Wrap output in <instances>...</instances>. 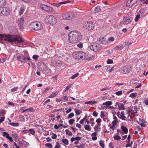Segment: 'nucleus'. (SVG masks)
<instances>
[{"instance_id": "obj_27", "label": "nucleus", "mask_w": 148, "mask_h": 148, "mask_svg": "<svg viewBox=\"0 0 148 148\" xmlns=\"http://www.w3.org/2000/svg\"><path fill=\"white\" fill-rule=\"evenodd\" d=\"M34 108H33L30 107L29 108L26 109L25 110H22V112H24L25 111H29L30 112H32L33 111Z\"/></svg>"}, {"instance_id": "obj_1", "label": "nucleus", "mask_w": 148, "mask_h": 148, "mask_svg": "<svg viewBox=\"0 0 148 148\" xmlns=\"http://www.w3.org/2000/svg\"><path fill=\"white\" fill-rule=\"evenodd\" d=\"M68 40L71 43H75L78 42L82 39V35L78 31H72L69 33Z\"/></svg>"}, {"instance_id": "obj_53", "label": "nucleus", "mask_w": 148, "mask_h": 148, "mask_svg": "<svg viewBox=\"0 0 148 148\" xmlns=\"http://www.w3.org/2000/svg\"><path fill=\"white\" fill-rule=\"evenodd\" d=\"M122 91L121 90H120V91H118V92H116L115 94L118 96H119L121 94H122Z\"/></svg>"}, {"instance_id": "obj_60", "label": "nucleus", "mask_w": 148, "mask_h": 148, "mask_svg": "<svg viewBox=\"0 0 148 148\" xmlns=\"http://www.w3.org/2000/svg\"><path fill=\"white\" fill-rule=\"evenodd\" d=\"M98 114V113L95 111H94L93 113V116L95 117H97V116Z\"/></svg>"}, {"instance_id": "obj_59", "label": "nucleus", "mask_w": 148, "mask_h": 148, "mask_svg": "<svg viewBox=\"0 0 148 148\" xmlns=\"http://www.w3.org/2000/svg\"><path fill=\"white\" fill-rule=\"evenodd\" d=\"M85 118H84L81 119L79 121V123L82 124H83L84 121L85 120Z\"/></svg>"}, {"instance_id": "obj_36", "label": "nucleus", "mask_w": 148, "mask_h": 148, "mask_svg": "<svg viewBox=\"0 0 148 148\" xmlns=\"http://www.w3.org/2000/svg\"><path fill=\"white\" fill-rule=\"evenodd\" d=\"M79 75V73H76L74 75H73L71 77V79H75L76 77H77Z\"/></svg>"}, {"instance_id": "obj_10", "label": "nucleus", "mask_w": 148, "mask_h": 148, "mask_svg": "<svg viewBox=\"0 0 148 148\" xmlns=\"http://www.w3.org/2000/svg\"><path fill=\"white\" fill-rule=\"evenodd\" d=\"M137 0H128L126 4L127 7H131L135 4Z\"/></svg>"}, {"instance_id": "obj_34", "label": "nucleus", "mask_w": 148, "mask_h": 148, "mask_svg": "<svg viewBox=\"0 0 148 148\" xmlns=\"http://www.w3.org/2000/svg\"><path fill=\"white\" fill-rule=\"evenodd\" d=\"M65 132L66 133V134H67L69 136H72V133L69 130H68V129L66 130Z\"/></svg>"}, {"instance_id": "obj_42", "label": "nucleus", "mask_w": 148, "mask_h": 148, "mask_svg": "<svg viewBox=\"0 0 148 148\" xmlns=\"http://www.w3.org/2000/svg\"><path fill=\"white\" fill-rule=\"evenodd\" d=\"M5 114V111L4 110H2L0 112V116L4 115Z\"/></svg>"}, {"instance_id": "obj_58", "label": "nucleus", "mask_w": 148, "mask_h": 148, "mask_svg": "<svg viewBox=\"0 0 148 148\" xmlns=\"http://www.w3.org/2000/svg\"><path fill=\"white\" fill-rule=\"evenodd\" d=\"M117 121H115V120H114L112 122V125L114 126H115L117 124Z\"/></svg>"}, {"instance_id": "obj_33", "label": "nucleus", "mask_w": 148, "mask_h": 148, "mask_svg": "<svg viewBox=\"0 0 148 148\" xmlns=\"http://www.w3.org/2000/svg\"><path fill=\"white\" fill-rule=\"evenodd\" d=\"M12 136L13 138H15L16 139H18V137L17 134L15 133H14L12 134Z\"/></svg>"}, {"instance_id": "obj_22", "label": "nucleus", "mask_w": 148, "mask_h": 148, "mask_svg": "<svg viewBox=\"0 0 148 148\" xmlns=\"http://www.w3.org/2000/svg\"><path fill=\"white\" fill-rule=\"evenodd\" d=\"M6 4V0H0V7L4 6Z\"/></svg>"}, {"instance_id": "obj_6", "label": "nucleus", "mask_w": 148, "mask_h": 148, "mask_svg": "<svg viewBox=\"0 0 148 148\" xmlns=\"http://www.w3.org/2000/svg\"><path fill=\"white\" fill-rule=\"evenodd\" d=\"M90 49L95 51H96L101 49L100 45L97 43H93L90 46Z\"/></svg>"}, {"instance_id": "obj_43", "label": "nucleus", "mask_w": 148, "mask_h": 148, "mask_svg": "<svg viewBox=\"0 0 148 148\" xmlns=\"http://www.w3.org/2000/svg\"><path fill=\"white\" fill-rule=\"evenodd\" d=\"M75 121V120L74 119H71L69 121V122L70 125H72L73 124Z\"/></svg>"}, {"instance_id": "obj_62", "label": "nucleus", "mask_w": 148, "mask_h": 148, "mask_svg": "<svg viewBox=\"0 0 148 148\" xmlns=\"http://www.w3.org/2000/svg\"><path fill=\"white\" fill-rule=\"evenodd\" d=\"M131 138V135H128L127 138V142H128L129 143H130V139Z\"/></svg>"}, {"instance_id": "obj_32", "label": "nucleus", "mask_w": 148, "mask_h": 148, "mask_svg": "<svg viewBox=\"0 0 148 148\" xmlns=\"http://www.w3.org/2000/svg\"><path fill=\"white\" fill-rule=\"evenodd\" d=\"M101 10L100 7L99 6H97L95 8V10L96 12H99Z\"/></svg>"}, {"instance_id": "obj_57", "label": "nucleus", "mask_w": 148, "mask_h": 148, "mask_svg": "<svg viewBox=\"0 0 148 148\" xmlns=\"http://www.w3.org/2000/svg\"><path fill=\"white\" fill-rule=\"evenodd\" d=\"M77 46L79 48H82L83 47V44L80 42L77 45Z\"/></svg>"}, {"instance_id": "obj_17", "label": "nucleus", "mask_w": 148, "mask_h": 148, "mask_svg": "<svg viewBox=\"0 0 148 148\" xmlns=\"http://www.w3.org/2000/svg\"><path fill=\"white\" fill-rule=\"evenodd\" d=\"M118 116L121 119L125 120V116H124V111H122L121 113L118 115Z\"/></svg>"}, {"instance_id": "obj_49", "label": "nucleus", "mask_w": 148, "mask_h": 148, "mask_svg": "<svg viewBox=\"0 0 148 148\" xmlns=\"http://www.w3.org/2000/svg\"><path fill=\"white\" fill-rule=\"evenodd\" d=\"M107 63L108 64H112L113 63V61L111 59H108L107 60Z\"/></svg>"}, {"instance_id": "obj_25", "label": "nucleus", "mask_w": 148, "mask_h": 148, "mask_svg": "<svg viewBox=\"0 0 148 148\" xmlns=\"http://www.w3.org/2000/svg\"><path fill=\"white\" fill-rule=\"evenodd\" d=\"M131 110H132V112L134 113H137V111H138V108L136 106L133 107Z\"/></svg>"}, {"instance_id": "obj_29", "label": "nucleus", "mask_w": 148, "mask_h": 148, "mask_svg": "<svg viewBox=\"0 0 148 148\" xmlns=\"http://www.w3.org/2000/svg\"><path fill=\"white\" fill-rule=\"evenodd\" d=\"M114 40V38L113 37L109 38L108 40H107V43L113 42Z\"/></svg>"}, {"instance_id": "obj_16", "label": "nucleus", "mask_w": 148, "mask_h": 148, "mask_svg": "<svg viewBox=\"0 0 148 148\" xmlns=\"http://www.w3.org/2000/svg\"><path fill=\"white\" fill-rule=\"evenodd\" d=\"M116 104H118V107L119 109L121 110H123L125 109V106L123 104L121 103H119V102H116Z\"/></svg>"}, {"instance_id": "obj_11", "label": "nucleus", "mask_w": 148, "mask_h": 148, "mask_svg": "<svg viewBox=\"0 0 148 148\" xmlns=\"http://www.w3.org/2000/svg\"><path fill=\"white\" fill-rule=\"evenodd\" d=\"M40 7L43 10L47 11L53 12V11L51 8L44 4L41 5Z\"/></svg>"}, {"instance_id": "obj_26", "label": "nucleus", "mask_w": 148, "mask_h": 148, "mask_svg": "<svg viewBox=\"0 0 148 148\" xmlns=\"http://www.w3.org/2000/svg\"><path fill=\"white\" fill-rule=\"evenodd\" d=\"M112 102L111 101H107L106 102L103 103V104L106 106H109L112 105Z\"/></svg>"}, {"instance_id": "obj_47", "label": "nucleus", "mask_w": 148, "mask_h": 148, "mask_svg": "<svg viewBox=\"0 0 148 148\" xmlns=\"http://www.w3.org/2000/svg\"><path fill=\"white\" fill-rule=\"evenodd\" d=\"M18 88L17 86L11 89L10 90L11 92H14L15 91H16L18 90Z\"/></svg>"}, {"instance_id": "obj_41", "label": "nucleus", "mask_w": 148, "mask_h": 148, "mask_svg": "<svg viewBox=\"0 0 148 148\" xmlns=\"http://www.w3.org/2000/svg\"><path fill=\"white\" fill-rule=\"evenodd\" d=\"M28 131L30 132V134L34 135L35 134L34 130L32 129H30L28 130Z\"/></svg>"}, {"instance_id": "obj_31", "label": "nucleus", "mask_w": 148, "mask_h": 148, "mask_svg": "<svg viewBox=\"0 0 148 148\" xmlns=\"http://www.w3.org/2000/svg\"><path fill=\"white\" fill-rule=\"evenodd\" d=\"M99 145L102 148H104L105 147V145L103 141L101 140L99 142Z\"/></svg>"}, {"instance_id": "obj_8", "label": "nucleus", "mask_w": 148, "mask_h": 148, "mask_svg": "<svg viewBox=\"0 0 148 148\" xmlns=\"http://www.w3.org/2000/svg\"><path fill=\"white\" fill-rule=\"evenodd\" d=\"M131 67L130 66H127L123 68V69L121 70V73L123 74L127 73L130 72L131 70Z\"/></svg>"}, {"instance_id": "obj_9", "label": "nucleus", "mask_w": 148, "mask_h": 148, "mask_svg": "<svg viewBox=\"0 0 148 148\" xmlns=\"http://www.w3.org/2000/svg\"><path fill=\"white\" fill-rule=\"evenodd\" d=\"M38 65L39 69L40 71H44L46 68V65L43 62H39L38 63Z\"/></svg>"}, {"instance_id": "obj_54", "label": "nucleus", "mask_w": 148, "mask_h": 148, "mask_svg": "<svg viewBox=\"0 0 148 148\" xmlns=\"http://www.w3.org/2000/svg\"><path fill=\"white\" fill-rule=\"evenodd\" d=\"M136 96V94L134 93H132L130 95V97H131V98H133L135 97Z\"/></svg>"}, {"instance_id": "obj_55", "label": "nucleus", "mask_w": 148, "mask_h": 148, "mask_svg": "<svg viewBox=\"0 0 148 148\" xmlns=\"http://www.w3.org/2000/svg\"><path fill=\"white\" fill-rule=\"evenodd\" d=\"M132 112H133L132 110L130 109L127 111L126 114L130 115L132 113Z\"/></svg>"}, {"instance_id": "obj_15", "label": "nucleus", "mask_w": 148, "mask_h": 148, "mask_svg": "<svg viewBox=\"0 0 148 148\" xmlns=\"http://www.w3.org/2000/svg\"><path fill=\"white\" fill-rule=\"evenodd\" d=\"M94 27V25L92 21L87 22L85 25V28H92Z\"/></svg>"}, {"instance_id": "obj_63", "label": "nucleus", "mask_w": 148, "mask_h": 148, "mask_svg": "<svg viewBox=\"0 0 148 148\" xmlns=\"http://www.w3.org/2000/svg\"><path fill=\"white\" fill-rule=\"evenodd\" d=\"M60 146L61 145L59 143H57V144L55 145L54 148H60Z\"/></svg>"}, {"instance_id": "obj_5", "label": "nucleus", "mask_w": 148, "mask_h": 148, "mask_svg": "<svg viewBox=\"0 0 148 148\" xmlns=\"http://www.w3.org/2000/svg\"><path fill=\"white\" fill-rule=\"evenodd\" d=\"M16 59L23 63H26L28 61H30L31 60L29 57L26 58L23 56H18L16 58Z\"/></svg>"}, {"instance_id": "obj_2", "label": "nucleus", "mask_w": 148, "mask_h": 148, "mask_svg": "<svg viewBox=\"0 0 148 148\" xmlns=\"http://www.w3.org/2000/svg\"><path fill=\"white\" fill-rule=\"evenodd\" d=\"M0 35L3 38V40L5 41L9 42H14L20 43L24 41V39L16 35H10L0 34Z\"/></svg>"}, {"instance_id": "obj_40", "label": "nucleus", "mask_w": 148, "mask_h": 148, "mask_svg": "<svg viewBox=\"0 0 148 148\" xmlns=\"http://www.w3.org/2000/svg\"><path fill=\"white\" fill-rule=\"evenodd\" d=\"M72 86V84H70L69 85L64 89V92H65L67 90L69 89Z\"/></svg>"}, {"instance_id": "obj_39", "label": "nucleus", "mask_w": 148, "mask_h": 148, "mask_svg": "<svg viewBox=\"0 0 148 148\" xmlns=\"http://www.w3.org/2000/svg\"><path fill=\"white\" fill-rule=\"evenodd\" d=\"M114 138L115 140H120L121 138V137L120 136H119L118 135H115L114 136Z\"/></svg>"}, {"instance_id": "obj_35", "label": "nucleus", "mask_w": 148, "mask_h": 148, "mask_svg": "<svg viewBox=\"0 0 148 148\" xmlns=\"http://www.w3.org/2000/svg\"><path fill=\"white\" fill-rule=\"evenodd\" d=\"M75 113L77 115H79L81 113V110L78 109H75Z\"/></svg>"}, {"instance_id": "obj_30", "label": "nucleus", "mask_w": 148, "mask_h": 148, "mask_svg": "<svg viewBox=\"0 0 148 148\" xmlns=\"http://www.w3.org/2000/svg\"><path fill=\"white\" fill-rule=\"evenodd\" d=\"M67 20L71 19L73 17V16L72 14H67Z\"/></svg>"}, {"instance_id": "obj_46", "label": "nucleus", "mask_w": 148, "mask_h": 148, "mask_svg": "<svg viewBox=\"0 0 148 148\" xmlns=\"http://www.w3.org/2000/svg\"><path fill=\"white\" fill-rule=\"evenodd\" d=\"M39 57V56L38 55H34L32 56V58L34 59L35 60H37L38 58Z\"/></svg>"}, {"instance_id": "obj_18", "label": "nucleus", "mask_w": 148, "mask_h": 148, "mask_svg": "<svg viewBox=\"0 0 148 148\" xmlns=\"http://www.w3.org/2000/svg\"><path fill=\"white\" fill-rule=\"evenodd\" d=\"M24 19L23 17H22L20 18V19L18 20V24L20 25V27H22L23 24L24 22Z\"/></svg>"}, {"instance_id": "obj_12", "label": "nucleus", "mask_w": 148, "mask_h": 148, "mask_svg": "<svg viewBox=\"0 0 148 148\" xmlns=\"http://www.w3.org/2000/svg\"><path fill=\"white\" fill-rule=\"evenodd\" d=\"M82 51H78L76 52L74 55V57L76 59L79 60H83L82 54Z\"/></svg>"}, {"instance_id": "obj_45", "label": "nucleus", "mask_w": 148, "mask_h": 148, "mask_svg": "<svg viewBox=\"0 0 148 148\" xmlns=\"http://www.w3.org/2000/svg\"><path fill=\"white\" fill-rule=\"evenodd\" d=\"M140 16L139 14H138L136 16L134 19L135 22H137L138 21V20L140 18Z\"/></svg>"}, {"instance_id": "obj_24", "label": "nucleus", "mask_w": 148, "mask_h": 148, "mask_svg": "<svg viewBox=\"0 0 148 148\" xmlns=\"http://www.w3.org/2000/svg\"><path fill=\"white\" fill-rule=\"evenodd\" d=\"M61 141L63 143L66 145H68L69 144V140L66 138H62L61 140Z\"/></svg>"}, {"instance_id": "obj_51", "label": "nucleus", "mask_w": 148, "mask_h": 148, "mask_svg": "<svg viewBox=\"0 0 148 148\" xmlns=\"http://www.w3.org/2000/svg\"><path fill=\"white\" fill-rule=\"evenodd\" d=\"M57 137V135L53 133L51 136V138L53 139H55Z\"/></svg>"}, {"instance_id": "obj_3", "label": "nucleus", "mask_w": 148, "mask_h": 148, "mask_svg": "<svg viewBox=\"0 0 148 148\" xmlns=\"http://www.w3.org/2000/svg\"><path fill=\"white\" fill-rule=\"evenodd\" d=\"M47 21L48 23L51 25H53L56 24L57 20L56 18L53 15L48 16H47Z\"/></svg>"}, {"instance_id": "obj_23", "label": "nucleus", "mask_w": 148, "mask_h": 148, "mask_svg": "<svg viewBox=\"0 0 148 148\" xmlns=\"http://www.w3.org/2000/svg\"><path fill=\"white\" fill-rule=\"evenodd\" d=\"M97 126H95L94 127V129L98 132L100 131L101 130V128L100 127V124L97 123Z\"/></svg>"}, {"instance_id": "obj_38", "label": "nucleus", "mask_w": 148, "mask_h": 148, "mask_svg": "<svg viewBox=\"0 0 148 148\" xmlns=\"http://www.w3.org/2000/svg\"><path fill=\"white\" fill-rule=\"evenodd\" d=\"M24 11V9L23 8H20L19 11V13L20 15L22 14L23 13Z\"/></svg>"}, {"instance_id": "obj_28", "label": "nucleus", "mask_w": 148, "mask_h": 148, "mask_svg": "<svg viewBox=\"0 0 148 148\" xmlns=\"http://www.w3.org/2000/svg\"><path fill=\"white\" fill-rule=\"evenodd\" d=\"M9 125L12 126L17 127L19 125V123H11L9 124Z\"/></svg>"}, {"instance_id": "obj_44", "label": "nucleus", "mask_w": 148, "mask_h": 148, "mask_svg": "<svg viewBox=\"0 0 148 148\" xmlns=\"http://www.w3.org/2000/svg\"><path fill=\"white\" fill-rule=\"evenodd\" d=\"M45 146L49 148H52V145L50 143H46L45 144Z\"/></svg>"}, {"instance_id": "obj_52", "label": "nucleus", "mask_w": 148, "mask_h": 148, "mask_svg": "<svg viewBox=\"0 0 148 148\" xmlns=\"http://www.w3.org/2000/svg\"><path fill=\"white\" fill-rule=\"evenodd\" d=\"M84 128L85 129L87 130H89L90 127L89 125H84Z\"/></svg>"}, {"instance_id": "obj_64", "label": "nucleus", "mask_w": 148, "mask_h": 148, "mask_svg": "<svg viewBox=\"0 0 148 148\" xmlns=\"http://www.w3.org/2000/svg\"><path fill=\"white\" fill-rule=\"evenodd\" d=\"M5 119V116H3L2 117H1V119H0V123H1Z\"/></svg>"}, {"instance_id": "obj_14", "label": "nucleus", "mask_w": 148, "mask_h": 148, "mask_svg": "<svg viewBox=\"0 0 148 148\" xmlns=\"http://www.w3.org/2000/svg\"><path fill=\"white\" fill-rule=\"evenodd\" d=\"M3 136H5L6 138L9 139L10 142H12L13 141V140L12 137L9 136V134L5 132H3Z\"/></svg>"}, {"instance_id": "obj_7", "label": "nucleus", "mask_w": 148, "mask_h": 148, "mask_svg": "<svg viewBox=\"0 0 148 148\" xmlns=\"http://www.w3.org/2000/svg\"><path fill=\"white\" fill-rule=\"evenodd\" d=\"M30 26L31 28H37L38 27L41 28L42 27L41 23L38 21H34L31 22L30 24Z\"/></svg>"}, {"instance_id": "obj_4", "label": "nucleus", "mask_w": 148, "mask_h": 148, "mask_svg": "<svg viewBox=\"0 0 148 148\" xmlns=\"http://www.w3.org/2000/svg\"><path fill=\"white\" fill-rule=\"evenodd\" d=\"M10 13V11L6 7L0 8V15H7Z\"/></svg>"}, {"instance_id": "obj_21", "label": "nucleus", "mask_w": 148, "mask_h": 148, "mask_svg": "<svg viewBox=\"0 0 148 148\" xmlns=\"http://www.w3.org/2000/svg\"><path fill=\"white\" fill-rule=\"evenodd\" d=\"M124 48L123 46V45L121 46H116L113 48V49L114 50H122Z\"/></svg>"}, {"instance_id": "obj_48", "label": "nucleus", "mask_w": 148, "mask_h": 148, "mask_svg": "<svg viewBox=\"0 0 148 148\" xmlns=\"http://www.w3.org/2000/svg\"><path fill=\"white\" fill-rule=\"evenodd\" d=\"M57 95V94H56V93H53L49 96V97L50 98H53L55 97Z\"/></svg>"}, {"instance_id": "obj_56", "label": "nucleus", "mask_w": 148, "mask_h": 148, "mask_svg": "<svg viewBox=\"0 0 148 148\" xmlns=\"http://www.w3.org/2000/svg\"><path fill=\"white\" fill-rule=\"evenodd\" d=\"M74 114L72 112L70 114H69L68 115V116L69 117V118H71L72 117H73V116H74Z\"/></svg>"}, {"instance_id": "obj_19", "label": "nucleus", "mask_w": 148, "mask_h": 148, "mask_svg": "<svg viewBox=\"0 0 148 148\" xmlns=\"http://www.w3.org/2000/svg\"><path fill=\"white\" fill-rule=\"evenodd\" d=\"M121 129L125 134H127L128 132V130L126 127L122 125L121 127Z\"/></svg>"}, {"instance_id": "obj_13", "label": "nucleus", "mask_w": 148, "mask_h": 148, "mask_svg": "<svg viewBox=\"0 0 148 148\" xmlns=\"http://www.w3.org/2000/svg\"><path fill=\"white\" fill-rule=\"evenodd\" d=\"M99 42L101 44L106 45L107 43V40L104 37H100L99 39Z\"/></svg>"}, {"instance_id": "obj_61", "label": "nucleus", "mask_w": 148, "mask_h": 148, "mask_svg": "<svg viewBox=\"0 0 148 148\" xmlns=\"http://www.w3.org/2000/svg\"><path fill=\"white\" fill-rule=\"evenodd\" d=\"M101 114L100 116H101V118H102L103 117L105 116V114H104V112H103L102 111H101Z\"/></svg>"}, {"instance_id": "obj_20", "label": "nucleus", "mask_w": 148, "mask_h": 148, "mask_svg": "<svg viewBox=\"0 0 148 148\" xmlns=\"http://www.w3.org/2000/svg\"><path fill=\"white\" fill-rule=\"evenodd\" d=\"M133 19L132 17H130L125 21V24L126 25L128 24L130 22H131Z\"/></svg>"}, {"instance_id": "obj_37", "label": "nucleus", "mask_w": 148, "mask_h": 148, "mask_svg": "<svg viewBox=\"0 0 148 148\" xmlns=\"http://www.w3.org/2000/svg\"><path fill=\"white\" fill-rule=\"evenodd\" d=\"M82 59L83 58L84 59V58H87L88 56V54L86 53L83 52H82Z\"/></svg>"}, {"instance_id": "obj_50", "label": "nucleus", "mask_w": 148, "mask_h": 148, "mask_svg": "<svg viewBox=\"0 0 148 148\" xmlns=\"http://www.w3.org/2000/svg\"><path fill=\"white\" fill-rule=\"evenodd\" d=\"M67 14H63L62 16V17L64 19L67 20Z\"/></svg>"}]
</instances>
